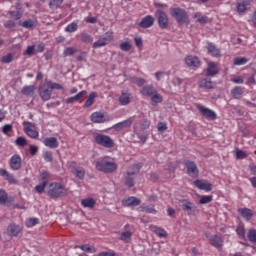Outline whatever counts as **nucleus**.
Here are the masks:
<instances>
[{
  "instance_id": "39",
  "label": "nucleus",
  "mask_w": 256,
  "mask_h": 256,
  "mask_svg": "<svg viewBox=\"0 0 256 256\" xmlns=\"http://www.w3.org/2000/svg\"><path fill=\"white\" fill-rule=\"evenodd\" d=\"M152 105H157L159 103H163V96L159 93H155L151 96Z\"/></svg>"
},
{
  "instance_id": "9",
  "label": "nucleus",
  "mask_w": 256,
  "mask_h": 256,
  "mask_svg": "<svg viewBox=\"0 0 256 256\" xmlns=\"http://www.w3.org/2000/svg\"><path fill=\"white\" fill-rule=\"evenodd\" d=\"M185 167L187 169V174L190 177H197L199 175V169L197 168V164L193 161H186Z\"/></svg>"
},
{
  "instance_id": "26",
  "label": "nucleus",
  "mask_w": 256,
  "mask_h": 256,
  "mask_svg": "<svg viewBox=\"0 0 256 256\" xmlns=\"http://www.w3.org/2000/svg\"><path fill=\"white\" fill-rule=\"evenodd\" d=\"M131 125H133V118L119 122L114 126V129H116V131H121V129H125V127H131Z\"/></svg>"
},
{
  "instance_id": "15",
  "label": "nucleus",
  "mask_w": 256,
  "mask_h": 256,
  "mask_svg": "<svg viewBox=\"0 0 256 256\" xmlns=\"http://www.w3.org/2000/svg\"><path fill=\"white\" fill-rule=\"evenodd\" d=\"M23 231V227L16 225V224H10L7 227V233L10 237H17L19 233Z\"/></svg>"
},
{
  "instance_id": "13",
  "label": "nucleus",
  "mask_w": 256,
  "mask_h": 256,
  "mask_svg": "<svg viewBox=\"0 0 256 256\" xmlns=\"http://www.w3.org/2000/svg\"><path fill=\"white\" fill-rule=\"evenodd\" d=\"M154 23L155 18L151 15H148L142 18V20L139 23V27H141L142 29H149V27H153Z\"/></svg>"
},
{
  "instance_id": "12",
  "label": "nucleus",
  "mask_w": 256,
  "mask_h": 256,
  "mask_svg": "<svg viewBox=\"0 0 256 256\" xmlns=\"http://www.w3.org/2000/svg\"><path fill=\"white\" fill-rule=\"evenodd\" d=\"M194 185L200 191H211L213 189V184L209 183L207 180H196L194 181Z\"/></svg>"
},
{
  "instance_id": "16",
  "label": "nucleus",
  "mask_w": 256,
  "mask_h": 256,
  "mask_svg": "<svg viewBox=\"0 0 256 256\" xmlns=\"http://www.w3.org/2000/svg\"><path fill=\"white\" fill-rule=\"evenodd\" d=\"M219 74V68L215 62H209L208 68L206 69L207 77H215V75Z\"/></svg>"
},
{
  "instance_id": "21",
  "label": "nucleus",
  "mask_w": 256,
  "mask_h": 256,
  "mask_svg": "<svg viewBox=\"0 0 256 256\" xmlns=\"http://www.w3.org/2000/svg\"><path fill=\"white\" fill-rule=\"evenodd\" d=\"M141 95H143L144 97H152L155 95V93H157V89H155V87L148 85V86H144L141 91H140Z\"/></svg>"
},
{
  "instance_id": "27",
  "label": "nucleus",
  "mask_w": 256,
  "mask_h": 256,
  "mask_svg": "<svg viewBox=\"0 0 256 256\" xmlns=\"http://www.w3.org/2000/svg\"><path fill=\"white\" fill-rule=\"evenodd\" d=\"M207 51L212 57H221V50L215 47L212 43H208Z\"/></svg>"
},
{
  "instance_id": "28",
  "label": "nucleus",
  "mask_w": 256,
  "mask_h": 256,
  "mask_svg": "<svg viewBox=\"0 0 256 256\" xmlns=\"http://www.w3.org/2000/svg\"><path fill=\"white\" fill-rule=\"evenodd\" d=\"M97 97V92H91L85 101L83 107L84 109H89L95 103V98Z\"/></svg>"
},
{
  "instance_id": "5",
  "label": "nucleus",
  "mask_w": 256,
  "mask_h": 256,
  "mask_svg": "<svg viewBox=\"0 0 256 256\" xmlns=\"http://www.w3.org/2000/svg\"><path fill=\"white\" fill-rule=\"evenodd\" d=\"M52 94L53 91L51 90V86H49V83L47 82V80H45V82L39 88V95L42 101H49Z\"/></svg>"
},
{
  "instance_id": "49",
  "label": "nucleus",
  "mask_w": 256,
  "mask_h": 256,
  "mask_svg": "<svg viewBox=\"0 0 256 256\" xmlns=\"http://www.w3.org/2000/svg\"><path fill=\"white\" fill-rule=\"evenodd\" d=\"M150 126L151 122H149V120L144 119L140 121V131H147V129H149Z\"/></svg>"
},
{
  "instance_id": "47",
  "label": "nucleus",
  "mask_w": 256,
  "mask_h": 256,
  "mask_svg": "<svg viewBox=\"0 0 256 256\" xmlns=\"http://www.w3.org/2000/svg\"><path fill=\"white\" fill-rule=\"evenodd\" d=\"M213 201V196H200L199 205H207Z\"/></svg>"
},
{
  "instance_id": "61",
  "label": "nucleus",
  "mask_w": 256,
  "mask_h": 256,
  "mask_svg": "<svg viewBox=\"0 0 256 256\" xmlns=\"http://www.w3.org/2000/svg\"><path fill=\"white\" fill-rule=\"evenodd\" d=\"M36 53L35 46H28L24 55H29V57L33 56Z\"/></svg>"
},
{
  "instance_id": "52",
  "label": "nucleus",
  "mask_w": 256,
  "mask_h": 256,
  "mask_svg": "<svg viewBox=\"0 0 256 256\" xmlns=\"http://www.w3.org/2000/svg\"><path fill=\"white\" fill-rule=\"evenodd\" d=\"M35 225H39V219L38 218H29L26 220V226L27 227H35Z\"/></svg>"
},
{
  "instance_id": "48",
  "label": "nucleus",
  "mask_w": 256,
  "mask_h": 256,
  "mask_svg": "<svg viewBox=\"0 0 256 256\" xmlns=\"http://www.w3.org/2000/svg\"><path fill=\"white\" fill-rule=\"evenodd\" d=\"M79 28V26L77 25V23L72 22L71 24H69L66 28L65 31L67 33H75V31H77V29Z\"/></svg>"
},
{
  "instance_id": "40",
  "label": "nucleus",
  "mask_w": 256,
  "mask_h": 256,
  "mask_svg": "<svg viewBox=\"0 0 256 256\" xmlns=\"http://www.w3.org/2000/svg\"><path fill=\"white\" fill-rule=\"evenodd\" d=\"M238 213L242 214V217H244L245 219H250L251 217H253V213H251V210H249L248 208H240L238 209Z\"/></svg>"
},
{
  "instance_id": "64",
  "label": "nucleus",
  "mask_w": 256,
  "mask_h": 256,
  "mask_svg": "<svg viewBox=\"0 0 256 256\" xmlns=\"http://www.w3.org/2000/svg\"><path fill=\"white\" fill-rule=\"evenodd\" d=\"M141 211H144V213H156L155 208L153 206L141 207Z\"/></svg>"
},
{
  "instance_id": "25",
  "label": "nucleus",
  "mask_w": 256,
  "mask_h": 256,
  "mask_svg": "<svg viewBox=\"0 0 256 256\" xmlns=\"http://www.w3.org/2000/svg\"><path fill=\"white\" fill-rule=\"evenodd\" d=\"M248 5H251V0H239L237 2V11L239 13H245Z\"/></svg>"
},
{
  "instance_id": "45",
  "label": "nucleus",
  "mask_w": 256,
  "mask_h": 256,
  "mask_svg": "<svg viewBox=\"0 0 256 256\" xmlns=\"http://www.w3.org/2000/svg\"><path fill=\"white\" fill-rule=\"evenodd\" d=\"M77 47H67L65 50H64V53H63V56L64 57H69L71 55H75V53H77Z\"/></svg>"
},
{
  "instance_id": "11",
  "label": "nucleus",
  "mask_w": 256,
  "mask_h": 256,
  "mask_svg": "<svg viewBox=\"0 0 256 256\" xmlns=\"http://www.w3.org/2000/svg\"><path fill=\"white\" fill-rule=\"evenodd\" d=\"M141 205V199L131 196L122 200L123 207H137Z\"/></svg>"
},
{
  "instance_id": "31",
  "label": "nucleus",
  "mask_w": 256,
  "mask_h": 256,
  "mask_svg": "<svg viewBox=\"0 0 256 256\" xmlns=\"http://www.w3.org/2000/svg\"><path fill=\"white\" fill-rule=\"evenodd\" d=\"M81 205H83L87 209H93V207H95V199L93 198L82 199Z\"/></svg>"
},
{
  "instance_id": "56",
  "label": "nucleus",
  "mask_w": 256,
  "mask_h": 256,
  "mask_svg": "<svg viewBox=\"0 0 256 256\" xmlns=\"http://www.w3.org/2000/svg\"><path fill=\"white\" fill-rule=\"evenodd\" d=\"M15 143L18 147H25V145H27V139L20 136L16 139Z\"/></svg>"
},
{
  "instance_id": "43",
  "label": "nucleus",
  "mask_w": 256,
  "mask_h": 256,
  "mask_svg": "<svg viewBox=\"0 0 256 256\" xmlns=\"http://www.w3.org/2000/svg\"><path fill=\"white\" fill-rule=\"evenodd\" d=\"M64 0H50L49 7L50 9H59L63 5Z\"/></svg>"
},
{
  "instance_id": "41",
  "label": "nucleus",
  "mask_w": 256,
  "mask_h": 256,
  "mask_svg": "<svg viewBox=\"0 0 256 256\" xmlns=\"http://www.w3.org/2000/svg\"><path fill=\"white\" fill-rule=\"evenodd\" d=\"M24 131L28 135V137H31L32 139H37V137H39V132L29 127H25Z\"/></svg>"
},
{
  "instance_id": "23",
  "label": "nucleus",
  "mask_w": 256,
  "mask_h": 256,
  "mask_svg": "<svg viewBox=\"0 0 256 256\" xmlns=\"http://www.w3.org/2000/svg\"><path fill=\"white\" fill-rule=\"evenodd\" d=\"M118 101L121 105H129L131 103V94L128 91H122Z\"/></svg>"
},
{
  "instance_id": "2",
  "label": "nucleus",
  "mask_w": 256,
  "mask_h": 256,
  "mask_svg": "<svg viewBox=\"0 0 256 256\" xmlns=\"http://www.w3.org/2000/svg\"><path fill=\"white\" fill-rule=\"evenodd\" d=\"M117 167V163L107 161L106 158H102L96 162V169L102 173H115V171H117Z\"/></svg>"
},
{
  "instance_id": "8",
  "label": "nucleus",
  "mask_w": 256,
  "mask_h": 256,
  "mask_svg": "<svg viewBox=\"0 0 256 256\" xmlns=\"http://www.w3.org/2000/svg\"><path fill=\"white\" fill-rule=\"evenodd\" d=\"M198 111H200L201 115H203V117H206V119H211L212 121L217 119V114H215V112H213V110L206 108L203 105H198L197 106Z\"/></svg>"
},
{
  "instance_id": "29",
  "label": "nucleus",
  "mask_w": 256,
  "mask_h": 256,
  "mask_svg": "<svg viewBox=\"0 0 256 256\" xmlns=\"http://www.w3.org/2000/svg\"><path fill=\"white\" fill-rule=\"evenodd\" d=\"M85 95H87V90L81 91L77 95H75L74 97L68 98L66 100V103L73 104V103H75V101H79V99H83V97H85Z\"/></svg>"
},
{
  "instance_id": "46",
  "label": "nucleus",
  "mask_w": 256,
  "mask_h": 256,
  "mask_svg": "<svg viewBox=\"0 0 256 256\" xmlns=\"http://www.w3.org/2000/svg\"><path fill=\"white\" fill-rule=\"evenodd\" d=\"M7 199H9L7 192L3 189H0V205H5V203H7Z\"/></svg>"
},
{
  "instance_id": "63",
  "label": "nucleus",
  "mask_w": 256,
  "mask_h": 256,
  "mask_svg": "<svg viewBox=\"0 0 256 256\" xmlns=\"http://www.w3.org/2000/svg\"><path fill=\"white\" fill-rule=\"evenodd\" d=\"M247 58H234V65H245Z\"/></svg>"
},
{
  "instance_id": "35",
  "label": "nucleus",
  "mask_w": 256,
  "mask_h": 256,
  "mask_svg": "<svg viewBox=\"0 0 256 256\" xmlns=\"http://www.w3.org/2000/svg\"><path fill=\"white\" fill-rule=\"evenodd\" d=\"M141 171V165L134 164L131 166L129 170L126 171V173H129L130 175H133L136 177V175H139V172Z\"/></svg>"
},
{
  "instance_id": "6",
  "label": "nucleus",
  "mask_w": 256,
  "mask_h": 256,
  "mask_svg": "<svg viewBox=\"0 0 256 256\" xmlns=\"http://www.w3.org/2000/svg\"><path fill=\"white\" fill-rule=\"evenodd\" d=\"M156 17L158 19L160 29H169V17L163 12V10H157Z\"/></svg>"
},
{
  "instance_id": "44",
  "label": "nucleus",
  "mask_w": 256,
  "mask_h": 256,
  "mask_svg": "<svg viewBox=\"0 0 256 256\" xmlns=\"http://www.w3.org/2000/svg\"><path fill=\"white\" fill-rule=\"evenodd\" d=\"M194 19H196V21H197L198 23H201V24L207 23V18H206V16L202 15L201 12H196V13L194 14Z\"/></svg>"
},
{
  "instance_id": "54",
  "label": "nucleus",
  "mask_w": 256,
  "mask_h": 256,
  "mask_svg": "<svg viewBox=\"0 0 256 256\" xmlns=\"http://www.w3.org/2000/svg\"><path fill=\"white\" fill-rule=\"evenodd\" d=\"M13 54L12 53H8L7 55H5V56H3L2 58H1V63H5V64H7V63H12V61H13Z\"/></svg>"
},
{
  "instance_id": "22",
  "label": "nucleus",
  "mask_w": 256,
  "mask_h": 256,
  "mask_svg": "<svg viewBox=\"0 0 256 256\" xmlns=\"http://www.w3.org/2000/svg\"><path fill=\"white\" fill-rule=\"evenodd\" d=\"M209 242L213 247H216V249H221V247H223V238L218 235L211 236Z\"/></svg>"
},
{
  "instance_id": "34",
  "label": "nucleus",
  "mask_w": 256,
  "mask_h": 256,
  "mask_svg": "<svg viewBox=\"0 0 256 256\" xmlns=\"http://www.w3.org/2000/svg\"><path fill=\"white\" fill-rule=\"evenodd\" d=\"M74 175L77 179L83 180L85 179V168L83 167H76L74 169Z\"/></svg>"
},
{
  "instance_id": "19",
  "label": "nucleus",
  "mask_w": 256,
  "mask_h": 256,
  "mask_svg": "<svg viewBox=\"0 0 256 256\" xmlns=\"http://www.w3.org/2000/svg\"><path fill=\"white\" fill-rule=\"evenodd\" d=\"M182 209L187 213H195L197 211V206H195V204L191 201L183 200Z\"/></svg>"
},
{
  "instance_id": "14",
  "label": "nucleus",
  "mask_w": 256,
  "mask_h": 256,
  "mask_svg": "<svg viewBox=\"0 0 256 256\" xmlns=\"http://www.w3.org/2000/svg\"><path fill=\"white\" fill-rule=\"evenodd\" d=\"M21 156L20 155H14L10 159V167L13 171H19L21 169Z\"/></svg>"
},
{
  "instance_id": "42",
  "label": "nucleus",
  "mask_w": 256,
  "mask_h": 256,
  "mask_svg": "<svg viewBox=\"0 0 256 256\" xmlns=\"http://www.w3.org/2000/svg\"><path fill=\"white\" fill-rule=\"evenodd\" d=\"M46 82L48 83V85H49L51 91H54L55 89H56L57 91L63 90V86H62L61 84H59V83H55V82H52V81H50V80H46Z\"/></svg>"
},
{
  "instance_id": "20",
  "label": "nucleus",
  "mask_w": 256,
  "mask_h": 256,
  "mask_svg": "<svg viewBox=\"0 0 256 256\" xmlns=\"http://www.w3.org/2000/svg\"><path fill=\"white\" fill-rule=\"evenodd\" d=\"M123 183L124 185H126V187H135V176H133V174L126 172L123 177Z\"/></svg>"
},
{
  "instance_id": "24",
  "label": "nucleus",
  "mask_w": 256,
  "mask_h": 256,
  "mask_svg": "<svg viewBox=\"0 0 256 256\" xmlns=\"http://www.w3.org/2000/svg\"><path fill=\"white\" fill-rule=\"evenodd\" d=\"M244 91H245L244 87L236 86L231 90V95L233 99H241V97H243Z\"/></svg>"
},
{
  "instance_id": "10",
  "label": "nucleus",
  "mask_w": 256,
  "mask_h": 256,
  "mask_svg": "<svg viewBox=\"0 0 256 256\" xmlns=\"http://www.w3.org/2000/svg\"><path fill=\"white\" fill-rule=\"evenodd\" d=\"M185 63L187 67H190V69H197L201 67V60L197 56H187L185 58Z\"/></svg>"
},
{
  "instance_id": "62",
  "label": "nucleus",
  "mask_w": 256,
  "mask_h": 256,
  "mask_svg": "<svg viewBox=\"0 0 256 256\" xmlns=\"http://www.w3.org/2000/svg\"><path fill=\"white\" fill-rule=\"evenodd\" d=\"M157 129L159 133H163V131H167V124L165 122H159L157 125Z\"/></svg>"
},
{
  "instance_id": "33",
  "label": "nucleus",
  "mask_w": 256,
  "mask_h": 256,
  "mask_svg": "<svg viewBox=\"0 0 256 256\" xmlns=\"http://www.w3.org/2000/svg\"><path fill=\"white\" fill-rule=\"evenodd\" d=\"M199 87H201L202 89H213V81L204 78L200 80Z\"/></svg>"
},
{
  "instance_id": "51",
  "label": "nucleus",
  "mask_w": 256,
  "mask_h": 256,
  "mask_svg": "<svg viewBox=\"0 0 256 256\" xmlns=\"http://www.w3.org/2000/svg\"><path fill=\"white\" fill-rule=\"evenodd\" d=\"M8 13L12 17V19H15V21H19V19L23 17V12L21 11H9Z\"/></svg>"
},
{
  "instance_id": "57",
  "label": "nucleus",
  "mask_w": 256,
  "mask_h": 256,
  "mask_svg": "<svg viewBox=\"0 0 256 256\" xmlns=\"http://www.w3.org/2000/svg\"><path fill=\"white\" fill-rule=\"evenodd\" d=\"M45 187H47V181H43L41 184L35 187V191L37 193H43L45 191Z\"/></svg>"
},
{
  "instance_id": "36",
  "label": "nucleus",
  "mask_w": 256,
  "mask_h": 256,
  "mask_svg": "<svg viewBox=\"0 0 256 256\" xmlns=\"http://www.w3.org/2000/svg\"><path fill=\"white\" fill-rule=\"evenodd\" d=\"M21 93H22L23 95H26L27 97L32 96V95L35 94V86H33V85H31V86H25V87L22 89Z\"/></svg>"
},
{
  "instance_id": "30",
  "label": "nucleus",
  "mask_w": 256,
  "mask_h": 256,
  "mask_svg": "<svg viewBox=\"0 0 256 256\" xmlns=\"http://www.w3.org/2000/svg\"><path fill=\"white\" fill-rule=\"evenodd\" d=\"M0 175L2 177H5L6 181H8L10 183H17V180H15V176H13V174L7 172V170H5V169H0Z\"/></svg>"
},
{
  "instance_id": "37",
  "label": "nucleus",
  "mask_w": 256,
  "mask_h": 256,
  "mask_svg": "<svg viewBox=\"0 0 256 256\" xmlns=\"http://www.w3.org/2000/svg\"><path fill=\"white\" fill-rule=\"evenodd\" d=\"M18 25H20V27H24V29H33V27H35L33 20L19 21Z\"/></svg>"
},
{
  "instance_id": "32",
  "label": "nucleus",
  "mask_w": 256,
  "mask_h": 256,
  "mask_svg": "<svg viewBox=\"0 0 256 256\" xmlns=\"http://www.w3.org/2000/svg\"><path fill=\"white\" fill-rule=\"evenodd\" d=\"M150 230L153 231L158 237H167V232L163 228H159L157 226H150Z\"/></svg>"
},
{
  "instance_id": "1",
  "label": "nucleus",
  "mask_w": 256,
  "mask_h": 256,
  "mask_svg": "<svg viewBox=\"0 0 256 256\" xmlns=\"http://www.w3.org/2000/svg\"><path fill=\"white\" fill-rule=\"evenodd\" d=\"M170 15L179 23V25H189V23H191L189 20V14H187L185 9L179 7L170 8Z\"/></svg>"
},
{
  "instance_id": "55",
  "label": "nucleus",
  "mask_w": 256,
  "mask_h": 256,
  "mask_svg": "<svg viewBox=\"0 0 256 256\" xmlns=\"http://www.w3.org/2000/svg\"><path fill=\"white\" fill-rule=\"evenodd\" d=\"M80 249H82V251H85L86 253H95L97 251L95 247L89 246L87 244L82 245Z\"/></svg>"
},
{
  "instance_id": "18",
  "label": "nucleus",
  "mask_w": 256,
  "mask_h": 256,
  "mask_svg": "<svg viewBox=\"0 0 256 256\" xmlns=\"http://www.w3.org/2000/svg\"><path fill=\"white\" fill-rule=\"evenodd\" d=\"M91 121H93V123H105V121H108V119L107 116H105V113L94 112L91 115Z\"/></svg>"
},
{
  "instance_id": "7",
  "label": "nucleus",
  "mask_w": 256,
  "mask_h": 256,
  "mask_svg": "<svg viewBox=\"0 0 256 256\" xmlns=\"http://www.w3.org/2000/svg\"><path fill=\"white\" fill-rule=\"evenodd\" d=\"M111 41H113V35L107 32L105 37L93 43V49H99V47H105V45H109Z\"/></svg>"
},
{
  "instance_id": "3",
  "label": "nucleus",
  "mask_w": 256,
  "mask_h": 256,
  "mask_svg": "<svg viewBox=\"0 0 256 256\" xmlns=\"http://www.w3.org/2000/svg\"><path fill=\"white\" fill-rule=\"evenodd\" d=\"M48 195L52 199H57V197H65V195H67V189H65V186L59 183H52L49 186Z\"/></svg>"
},
{
  "instance_id": "38",
  "label": "nucleus",
  "mask_w": 256,
  "mask_h": 256,
  "mask_svg": "<svg viewBox=\"0 0 256 256\" xmlns=\"http://www.w3.org/2000/svg\"><path fill=\"white\" fill-rule=\"evenodd\" d=\"M131 237H133V232L131 231L122 232L120 235V240L124 241V243H129V241H131Z\"/></svg>"
},
{
  "instance_id": "58",
  "label": "nucleus",
  "mask_w": 256,
  "mask_h": 256,
  "mask_svg": "<svg viewBox=\"0 0 256 256\" xmlns=\"http://www.w3.org/2000/svg\"><path fill=\"white\" fill-rule=\"evenodd\" d=\"M139 139L142 141V143H145L148 139V134L143 131V130H140L138 133H137Z\"/></svg>"
},
{
  "instance_id": "59",
  "label": "nucleus",
  "mask_w": 256,
  "mask_h": 256,
  "mask_svg": "<svg viewBox=\"0 0 256 256\" xmlns=\"http://www.w3.org/2000/svg\"><path fill=\"white\" fill-rule=\"evenodd\" d=\"M247 157H248L247 152L243 150L236 151V159H247Z\"/></svg>"
},
{
  "instance_id": "17",
  "label": "nucleus",
  "mask_w": 256,
  "mask_h": 256,
  "mask_svg": "<svg viewBox=\"0 0 256 256\" xmlns=\"http://www.w3.org/2000/svg\"><path fill=\"white\" fill-rule=\"evenodd\" d=\"M43 144L45 147H49V149H57V147H59V141L55 137L45 138Z\"/></svg>"
},
{
  "instance_id": "4",
  "label": "nucleus",
  "mask_w": 256,
  "mask_h": 256,
  "mask_svg": "<svg viewBox=\"0 0 256 256\" xmlns=\"http://www.w3.org/2000/svg\"><path fill=\"white\" fill-rule=\"evenodd\" d=\"M95 142L97 145H100L101 147H105L106 149H111L115 147V141H113L109 136L103 135V134H96Z\"/></svg>"
},
{
  "instance_id": "50",
  "label": "nucleus",
  "mask_w": 256,
  "mask_h": 256,
  "mask_svg": "<svg viewBox=\"0 0 256 256\" xmlns=\"http://www.w3.org/2000/svg\"><path fill=\"white\" fill-rule=\"evenodd\" d=\"M119 47H120L121 51L127 52V51H131L133 46L131 45V43L129 41H126V42L120 43Z\"/></svg>"
},
{
  "instance_id": "53",
  "label": "nucleus",
  "mask_w": 256,
  "mask_h": 256,
  "mask_svg": "<svg viewBox=\"0 0 256 256\" xmlns=\"http://www.w3.org/2000/svg\"><path fill=\"white\" fill-rule=\"evenodd\" d=\"M81 41L83 43H93V37L87 33H82L81 35Z\"/></svg>"
},
{
  "instance_id": "60",
  "label": "nucleus",
  "mask_w": 256,
  "mask_h": 256,
  "mask_svg": "<svg viewBox=\"0 0 256 256\" xmlns=\"http://www.w3.org/2000/svg\"><path fill=\"white\" fill-rule=\"evenodd\" d=\"M43 157H44L45 161H47L48 163H51V161H53V152L46 151V152H44Z\"/></svg>"
}]
</instances>
